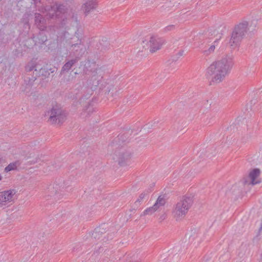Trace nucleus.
Returning a JSON list of instances; mask_svg holds the SVG:
<instances>
[{
  "mask_svg": "<svg viewBox=\"0 0 262 262\" xmlns=\"http://www.w3.org/2000/svg\"><path fill=\"white\" fill-rule=\"evenodd\" d=\"M233 66V56L224 55L220 60L213 62L206 70L207 76L213 82L220 83L223 80Z\"/></svg>",
  "mask_w": 262,
  "mask_h": 262,
  "instance_id": "nucleus-1",
  "label": "nucleus"
},
{
  "mask_svg": "<svg viewBox=\"0 0 262 262\" xmlns=\"http://www.w3.org/2000/svg\"><path fill=\"white\" fill-rule=\"evenodd\" d=\"M248 30V23L244 21L239 24L234 28L229 43L233 49L237 47L245 36Z\"/></svg>",
  "mask_w": 262,
  "mask_h": 262,
  "instance_id": "nucleus-2",
  "label": "nucleus"
},
{
  "mask_svg": "<svg viewBox=\"0 0 262 262\" xmlns=\"http://www.w3.org/2000/svg\"><path fill=\"white\" fill-rule=\"evenodd\" d=\"M193 203L191 197L183 196L179 201L173 211L174 216L176 220H180L184 217L188 212Z\"/></svg>",
  "mask_w": 262,
  "mask_h": 262,
  "instance_id": "nucleus-3",
  "label": "nucleus"
},
{
  "mask_svg": "<svg viewBox=\"0 0 262 262\" xmlns=\"http://www.w3.org/2000/svg\"><path fill=\"white\" fill-rule=\"evenodd\" d=\"M66 8L63 5H54L53 6H46L42 8L41 11L47 12V16L50 18H58L62 19L64 21Z\"/></svg>",
  "mask_w": 262,
  "mask_h": 262,
  "instance_id": "nucleus-4",
  "label": "nucleus"
},
{
  "mask_svg": "<svg viewBox=\"0 0 262 262\" xmlns=\"http://www.w3.org/2000/svg\"><path fill=\"white\" fill-rule=\"evenodd\" d=\"M49 116L48 121L52 123L62 124L66 119V113L58 106H55L46 114Z\"/></svg>",
  "mask_w": 262,
  "mask_h": 262,
  "instance_id": "nucleus-5",
  "label": "nucleus"
},
{
  "mask_svg": "<svg viewBox=\"0 0 262 262\" xmlns=\"http://www.w3.org/2000/svg\"><path fill=\"white\" fill-rule=\"evenodd\" d=\"M142 42L144 48L145 49L149 48L150 52L154 53L161 48L164 41L162 38L152 36L150 37L149 40H143Z\"/></svg>",
  "mask_w": 262,
  "mask_h": 262,
  "instance_id": "nucleus-6",
  "label": "nucleus"
},
{
  "mask_svg": "<svg viewBox=\"0 0 262 262\" xmlns=\"http://www.w3.org/2000/svg\"><path fill=\"white\" fill-rule=\"evenodd\" d=\"M15 191L14 190H8L0 192V207L12 204L14 201V195Z\"/></svg>",
  "mask_w": 262,
  "mask_h": 262,
  "instance_id": "nucleus-7",
  "label": "nucleus"
},
{
  "mask_svg": "<svg viewBox=\"0 0 262 262\" xmlns=\"http://www.w3.org/2000/svg\"><path fill=\"white\" fill-rule=\"evenodd\" d=\"M72 50L75 55L79 59V57L82 56L85 52L86 48L85 46L81 43V40H79L78 42L73 44L71 46Z\"/></svg>",
  "mask_w": 262,
  "mask_h": 262,
  "instance_id": "nucleus-8",
  "label": "nucleus"
},
{
  "mask_svg": "<svg viewBox=\"0 0 262 262\" xmlns=\"http://www.w3.org/2000/svg\"><path fill=\"white\" fill-rule=\"evenodd\" d=\"M35 23L38 29L43 31L46 28L45 19L39 13L35 14Z\"/></svg>",
  "mask_w": 262,
  "mask_h": 262,
  "instance_id": "nucleus-9",
  "label": "nucleus"
},
{
  "mask_svg": "<svg viewBox=\"0 0 262 262\" xmlns=\"http://www.w3.org/2000/svg\"><path fill=\"white\" fill-rule=\"evenodd\" d=\"M96 3V0H87V1L83 4L82 8L86 15H87L92 10L95 8Z\"/></svg>",
  "mask_w": 262,
  "mask_h": 262,
  "instance_id": "nucleus-10",
  "label": "nucleus"
},
{
  "mask_svg": "<svg viewBox=\"0 0 262 262\" xmlns=\"http://www.w3.org/2000/svg\"><path fill=\"white\" fill-rule=\"evenodd\" d=\"M131 154L129 152H121L118 158V163L123 166L127 164V161L129 160Z\"/></svg>",
  "mask_w": 262,
  "mask_h": 262,
  "instance_id": "nucleus-11",
  "label": "nucleus"
},
{
  "mask_svg": "<svg viewBox=\"0 0 262 262\" xmlns=\"http://www.w3.org/2000/svg\"><path fill=\"white\" fill-rule=\"evenodd\" d=\"M260 170L258 168L253 169L249 173V177L251 179V183L254 185L259 183L260 182L256 180V178L260 174Z\"/></svg>",
  "mask_w": 262,
  "mask_h": 262,
  "instance_id": "nucleus-12",
  "label": "nucleus"
},
{
  "mask_svg": "<svg viewBox=\"0 0 262 262\" xmlns=\"http://www.w3.org/2000/svg\"><path fill=\"white\" fill-rule=\"evenodd\" d=\"M78 61L77 57L69 60L63 66L61 69V72L64 73V72H68L71 68L74 66Z\"/></svg>",
  "mask_w": 262,
  "mask_h": 262,
  "instance_id": "nucleus-13",
  "label": "nucleus"
},
{
  "mask_svg": "<svg viewBox=\"0 0 262 262\" xmlns=\"http://www.w3.org/2000/svg\"><path fill=\"white\" fill-rule=\"evenodd\" d=\"M26 71L27 72H31L33 70L35 71H37L38 70H40L42 69L39 66H38L35 61H31L29 62L27 65L26 66Z\"/></svg>",
  "mask_w": 262,
  "mask_h": 262,
  "instance_id": "nucleus-14",
  "label": "nucleus"
},
{
  "mask_svg": "<svg viewBox=\"0 0 262 262\" xmlns=\"http://www.w3.org/2000/svg\"><path fill=\"white\" fill-rule=\"evenodd\" d=\"M20 164L21 163L19 161H16L14 162L10 163L5 168V171L8 172L12 170H16L17 167L20 166Z\"/></svg>",
  "mask_w": 262,
  "mask_h": 262,
  "instance_id": "nucleus-15",
  "label": "nucleus"
},
{
  "mask_svg": "<svg viewBox=\"0 0 262 262\" xmlns=\"http://www.w3.org/2000/svg\"><path fill=\"white\" fill-rule=\"evenodd\" d=\"M166 200V195L165 194H162L159 196L155 205L159 208L160 206H163L165 205Z\"/></svg>",
  "mask_w": 262,
  "mask_h": 262,
  "instance_id": "nucleus-16",
  "label": "nucleus"
},
{
  "mask_svg": "<svg viewBox=\"0 0 262 262\" xmlns=\"http://www.w3.org/2000/svg\"><path fill=\"white\" fill-rule=\"evenodd\" d=\"M217 39H216L213 42V45L211 46L208 50H202V52L206 56H207L214 52L215 44L217 42Z\"/></svg>",
  "mask_w": 262,
  "mask_h": 262,
  "instance_id": "nucleus-17",
  "label": "nucleus"
},
{
  "mask_svg": "<svg viewBox=\"0 0 262 262\" xmlns=\"http://www.w3.org/2000/svg\"><path fill=\"white\" fill-rule=\"evenodd\" d=\"M102 232L101 231V229L100 228H96L92 233V237L99 239L102 236Z\"/></svg>",
  "mask_w": 262,
  "mask_h": 262,
  "instance_id": "nucleus-18",
  "label": "nucleus"
},
{
  "mask_svg": "<svg viewBox=\"0 0 262 262\" xmlns=\"http://www.w3.org/2000/svg\"><path fill=\"white\" fill-rule=\"evenodd\" d=\"M92 73L93 74L91 79V80H93L92 85L95 86H97L99 84L100 76H96V74L97 73V71H94Z\"/></svg>",
  "mask_w": 262,
  "mask_h": 262,
  "instance_id": "nucleus-19",
  "label": "nucleus"
},
{
  "mask_svg": "<svg viewBox=\"0 0 262 262\" xmlns=\"http://www.w3.org/2000/svg\"><path fill=\"white\" fill-rule=\"evenodd\" d=\"M173 6H171V3H169L163 5L161 8V12L164 13L168 12L170 11L174 10Z\"/></svg>",
  "mask_w": 262,
  "mask_h": 262,
  "instance_id": "nucleus-20",
  "label": "nucleus"
},
{
  "mask_svg": "<svg viewBox=\"0 0 262 262\" xmlns=\"http://www.w3.org/2000/svg\"><path fill=\"white\" fill-rule=\"evenodd\" d=\"M158 207L154 204L152 207H149L145 209L144 212V215L151 214L158 210Z\"/></svg>",
  "mask_w": 262,
  "mask_h": 262,
  "instance_id": "nucleus-21",
  "label": "nucleus"
},
{
  "mask_svg": "<svg viewBox=\"0 0 262 262\" xmlns=\"http://www.w3.org/2000/svg\"><path fill=\"white\" fill-rule=\"evenodd\" d=\"M151 191V188H149L148 190H145L144 192L142 193L140 195L139 198L137 199L136 202H140L145 198V196L147 195L148 193Z\"/></svg>",
  "mask_w": 262,
  "mask_h": 262,
  "instance_id": "nucleus-22",
  "label": "nucleus"
},
{
  "mask_svg": "<svg viewBox=\"0 0 262 262\" xmlns=\"http://www.w3.org/2000/svg\"><path fill=\"white\" fill-rule=\"evenodd\" d=\"M175 28H176L175 25H169V26H167V27H166L164 28V31L165 32H168V31H170L171 30H173L175 29Z\"/></svg>",
  "mask_w": 262,
  "mask_h": 262,
  "instance_id": "nucleus-23",
  "label": "nucleus"
},
{
  "mask_svg": "<svg viewBox=\"0 0 262 262\" xmlns=\"http://www.w3.org/2000/svg\"><path fill=\"white\" fill-rule=\"evenodd\" d=\"M166 218V215L165 214H163L161 215L159 217V220L160 222H162Z\"/></svg>",
  "mask_w": 262,
  "mask_h": 262,
  "instance_id": "nucleus-24",
  "label": "nucleus"
},
{
  "mask_svg": "<svg viewBox=\"0 0 262 262\" xmlns=\"http://www.w3.org/2000/svg\"><path fill=\"white\" fill-rule=\"evenodd\" d=\"M29 162L30 163V164H35L36 162H37V160H36L30 161H29Z\"/></svg>",
  "mask_w": 262,
  "mask_h": 262,
  "instance_id": "nucleus-25",
  "label": "nucleus"
},
{
  "mask_svg": "<svg viewBox=\"0 0 262 262\" xmlns=\"http://www.w3.org/2000/svg\"><path fill=\"white\" fill-rule=\"evenodd\" d=\"M183 53H184V51L181 50V51H180L179 52H178V55H179V56H181L183 55Z\"/></svg>",
  "mask_w": 262,
  "mask_h": 262,
  "instance_id": "nucleus-26",
  "label": "nucleus"
},
{
  "mask_svg": "<svg viewBox=\"0 0 262 262\" xmlns=\"http://www.w3.org/2000/svg\"><path fill=\"white\" fill-rule=\"evenodd\" d=\"M91 108H91L90 107H88V110L89 112H90L91 111Z\"/></svg>",
  "mask_w": 262,
  "mask_h": 262,
  "instance_id": "nucleus-27",
  "label": "nucleus"
},
{
  "mask_svg": "<svg viewBox=\"0 0 262 262\" xmlns=\"http://www.w3.org/2000/svg\"><path fill=\"white\" fill-rule=\"evenodd\" d=\"M46 40H47V39H43L42 40V42H45V41H46Z\"/></svg>",
  "mask_w": 262,
  "mask_h": 262,
  "instance_id": "nucleus-28",
  "label": "nucleus"
},
{
  "mask_svg": "<svg viewBox=\"0 0 262 262\" xmlns=\"http://www.w3.org/2000/svg\"><path fill=\"white\" fill-rule=\"evenodd\" d=\"M2 179V176L0 174V181Z\"/></svg>",
  "mask_w": 262,
  "mask_h": 262,
  "instance_id": "nucleus-29",
  "label": "nucleus"
}]
</instances>
